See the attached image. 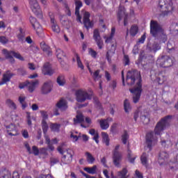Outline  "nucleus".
<instances>
[{"label":"nucleus","mask_w":178,"mask_h":178,"mask_svg":"<svg viewBox=\"0 0 178 178\" xmlns=\"http://www.w3.org/2000/svg\"><path fill=\"white\" fill-rule=\"evenodd\" d=\"M123 60L125 66L130 64V58H129V56L124 55Z\"/></svg>","instance_id":"55"},{"label":"nucleus","mask_w":178,"mask_h":178,"mask_svg":"<svg viewBox=\"0 0 178 178\" xmlns=\"http://www.w3.org/2000/svg\"><path fill=\"white\" fill-rule=\"evenodd\" d=\"M76 62L78 65V67L81 69L83 70L84 69V65H83V63H81V60L80 59V56H79V54H75Z\"/></svg>","instance_id":"46"},{"label":"nucleus","mask_w":178,"mask_h":178,"mask_svg":"<svg viewBox=\"0 0 178 178\" xmlns=\"http://www.w3.org/2000/svg\"><path fill=\"white\" fill-rule=\"evenodd\" d=\"M118 17L119 20L124 19V26H127V13H126L124 7L120 6L118 13Z\"/></svg>","instance_id":"13"},{"label":"nucleus","mask_w":178,"mask_h":178,"mask_svg":"<svg viewBox=\"0 0 178 178\" xmlns=\"http://www.w3.org/2000/svg\"><path fill=\"white\" fill-rule=\"evenodd\" d=\"M156 65L160 67H170L173 65V60L169 56H161L157 59Z\"/></svg>","instance_id":"4"},{"label":"nucleus","mask_w":178,"mask_h":178,"mask_svg":"<svg viewBox=\"0 0 178 178\" xmlns=\"http://www.w3.org/2000/svg\"><path fill=\"white\" fill-rule=\"evenodd\" d=\"M28 126H31V117L30 113H26Z\"/></svg>","instance_id":"58"},{"label":"nucleus","mask_w":178,"mask_h":178,"mask_svg":"<svg viewBox=\"0 0 178 178\" xmlns=\"http://www.w3.org/2000/svg\"><path fill=\"white\" fill-rule=\"evenodd\" d=\"M57 83L58 86H63L64 84H66V80L65 79V76L63 75H60L57 78Z\"/></svg>","instance_id":"43"},{"label":"nucleus","mask_w":178,"mask_h":178,"mask_svg":"<svg viewBox=\"0 0 178 178\" xmlns=\"http://www.w3.org/2000/svg\"><path fill=\"white\" fill-rule=\"evenodd\" d=\"M3 54H6V58L7 59H9L11 63H13V62H15V59L13 58V56L17 59H19V60H24V58H23V56H22V55L19 53H16L15 51L8 52V50L6 49H3Z\"/></svg>","instance_id":"9"},{"label":"nucleus","mask_w":178,"mask_h":178,"mask_svg":"<svg viewBox=\"0 0 178 178\" xmlns=\"http://www.w3.org/2000/svg\"><path fill=\"white\" fill-rule=\"evenodd\" d=\"M161 145L164 148H169L173 145V142L172 141V139H161Z\"/></svg>","instance_id":"30"},{"label":"nucleus","mask_w":178,"mask_h":178,"mask_svg":"<svg viewBox=\"0 0 178 178\" xmlns=\"http://www.w3.org/2000/svg\"><path fill=\"white\" fill-rule=\"evenodd\" d=\"M56 55L58 59H59L60 60H62V59H63V58H65V56H66V54H65V52H63L62 51V49H56Z\"/></svg>","instance_id":"35"},{"label":"nucleus","mask_w":178,"mask_h":178,"mask_svg":"<svg viewBox=\"0 0 178 178\" xmlns=\"http://www.w3.org/2000/svg\"><path fill=\"white\" fill-rule=\"evenodd\" d=\"M120 145H118L113 151V162L117 168H120V161H122V153L119 152Z\"/></svg>","instance_id":"8"},{"label":"nucleus","mask_w":178,"mask_h":178,"mask_svg":"<svg viewBox=\"0 0 178 178\" xmlns=\"http://www.w3.org/2000/svg\"><path fill=\"white\" fill-rule=\"evenodd\" d=\"M92 77L95 81H97V80H99V79L102 77V76L99 75V70H96L95 73H93Z\"/></svg>","instance_id":"47"},{"label":"nucleus","mask_w":178,"mask_h":178,"mask_svg":"<svg viewBox=\"0 0 178 178\" xmlns=\"http://www.w3.org/2000/svg\"><path fill=\"white\" fill-rule=\"evenodd\" d=\"M89 133L91 134V136H93V140L95 141L97 144L99 143V140H98L99 138V135H98V133L95 132V129H92L89 131Z\"/></svg>","instance_id":"34"},{"label":"nucleus","mask_w":178,"mask_h":178,"mask_svg":"<svg viewBox=\"0 0 178 178\" xmlns=\"http://www.w3.org/2000/svg\"><path fill=\"white\" fill-rule=\"evenodd\" d=\"M40 113L42 117V128L44 134H45L48 131V124L47 123V121H46V120L48 119V113H47V111H40Z\"/></svg>","instance_id":"16"},{"label":"nucleus","mask_w":178,"mask_h":178,"mask_svg":"<svg viewBox=\"0 0 178 178\" xmlns=\"http://www.w3.org/2000/svg\"><path fill=\"white\" fill-rule=\"evenodd\" d=\"M152 49L154 52H156V51H159V49H161V45L158 43H154L152 46Z\"/></svg>","instance_id":"54"},{"label":"nucleus","mask_w":178,"mask_h":178,"mask_svg":"<svg viewBox=\"0 0 178 178\" xmlns=\"http://www.w3.org/2000/svg\"><path fill=\"white\" fill-rule=\"evenodd\" d=\"M38 86H40V81L38 80L31 82L26 81V87H28L29 92H33Z\"/></svg>","instance_id":"23"},{"label":"nucleus","mask_w":178,"mask_h":178,"mask_svg":"<svg viewBox=\"0 0 178 178\" xmlns=\"http://www.w3.org/2000/svg\"><path fill=\"white\" fill-rule=\"evenodd\" d=\"M145 38H146V36H145V33H144L141 38L139 39V44H144L145 41Z\"/></svg>","instance_id":"60"},{"label":"nucleus","mask_w":178,"mask_h":178,"mask_svg":"<svg viewBox=\"0 0 178 178\" xmlns=\"http://www.w3.org/2000/svg\"><path fill=\"white\" fill-rule=\"evenodd\" d=\"M40 47L42 51L47 54V55L49 56L52 55V50H51V48L47 44L42 42L40 43Z\"/></svg>","instance_id":"29"},{"label":"nucleus","mask_w":178,"mask_h":178,"mask_svg":"<svg viewBox=\"0 0 178 178\" xmlns=\"http://www.w3.org/2000/svg\"><path fill=\"white\" fill-rule=\"evenodd\" d=\"M140 161L142 165L145 166V168H148V154L147 153H143L140 157Z\"/></svg>","instance_id":"31"},{"label":"nucleus","mask_w":178,"mask_h":178,"mask_svg":"<svg viewBox=\"0 0 178 178\" xmlns=\"http://www.w3.org/2000/svg\"><path fill=\"white\" fill-rule=\"evenodd\" d=\"M49 16L50 17V22L51 24V30L54 33H60V29L59 28V26L56 23V20H55V16L54 15V13H49Z\"/></svg>","instance_id":"11"},{"label":"nucleus","mask_w":178,"mask_h":178,"mask_svg":"<svg viewBox=\"0 0 178 178\" xmlns=\"http://www.w3.org/2000/svg\"><path fill=\"white\" fill-rule=\"evenodd\" d=\"M169 158V154L166 152H161L159 156V165H165L168 162Z\"/></svg>","instance_id":"21"},{"label":"nucleus","mask_w":178,"mask_h":178,"mask_svg":"<svg viewBox=\"0 0 178 178\" xmlns=\"http://www.w3.org/2000/svg\"><path fill=\"white\" fill-rule=\"evenodd\" d=\"M29 21L34 30L36 31L37 34H41V33H42V26L40 25L37 19L34 17H30Z\"/></svg>","instance_id":"15"},{"label":"nucleus","mask_w":178,"mask_h":178,"mask_svg":"<svg viewBox=\"0 0 178 178\" xmlns=\"http://www.w3.org/2000/svg\"><path fill=\"white\" fill-rule=\"evenodd\" d=\"M115 33H116V29H115V27H113L111 29V33L110 36H104L106 44H109V42H111V41L113 40V37L115 36Z\"/></svg>","instance_id":"27"},{"label":"nucleus","mask_w":178,"mask_h":178,"mask_svg":"<svg viewBox=\"0 0 178 178\" xmlns=\"http://www.w3.org/2000/svg\"><path fill=\"white\" fill-rule=\"evenodd\" d=\"M83 170L87 173H90V175H95L97 173V165H94L92 168H85Z\"/></svg>","instance_id":"37"},{"label":"nucleus","mask_w":178,"mask_h":178,"mask_svg":"<svg viewBox=\"0 0 178 178\" xmlns=\"http://www.w3.org/2000/svg\"><path fill=\"white\" fill-rule=\"evenodd\" d=\"M73 160V154H72V150H67L65 154H64L61 159V162L64 165H69Z\"/></svg>","instance_id":"17"},{"label":"nucleus","mask_w":178,"mask_h":178,"mask_svg":"<svg viewBox=\"0 0 178 178\" xmlns=\"http://www.w3.org/2000/svg\"><path fill=\"white\" fill-rule=\"evenodd\" d=\"M29 5L31 6L32 12H33L37 16L41 13V7L37 0H29Z\"/></svg>","instance_id":"10"},{"label":"nucleus","mask_w":178,"mask_h":178,"mask_svg":"<svg viewBox=\"0 0 178 178\" xmlns=\"http://www.w3.org/2000/svg\"><path fill=\"white\" fill-rule=\"evenodd\" d=\"M85 155L86 156V160L88 163L92 164L94 162H95V158H94L92 154H91L90 152H86Z\"/></svg>","instance_id":"36"},{"label":"nucleus","mask_w":178,"mask_h":178,"mask_svg":"<svg viewBox=\"0 0 178 178\" xmlns=\"http://www.w3.org/2000/svg\"><path fill=\"white\" fill-rule=\"evenodd\" d=\"M25 147L26 148L29 154H33V152L31 151V147H30V145L29 143H24Z\"/></svg>","instance_id":"61"},{"label":"nucleus","mask_w":178,"mask_h":178,"mask_svg":"<svg viewBox=\"0 0 178 178\" xmlns=\"http://www.w3.org/2000/svg\"><path fill=\"white\" fill-rule=\"evenodd\" d=\"M122 140L123 144H127V140H129V134H127V131H124L122 136Z\"/></svg>","instance_id":"48"},{"label":"nucleus","mask_w":178,"mask_h":178,"mask_svg":"<svg viewBox=\"0 0 178 178\" xmlns=\"http://www.w3.org/2000/svg\"><path fill=\"white\" fill-rule=\"evenodd\" d=\"M40 154H42L43 155H47V148L42 147L39 149Z\"/></svg>","instance_id":"63"},{"label":"nucleus","mask_w":178,"mask_h":178,"mask_svg":"<svg viewBox=\"0 0 178 178\" xmlns=\"http://www.w3.org/2000/svg\"><path fill=\"white\" fill-rule=\"evenodd\" d=\"M50 129L51 131H55L56 133H58L60 129V124H51Z\"/></svg>","instance_id":"42"},{"label":"nucleus","mask_w":178,"mask_h":178,"mask_svg":"<svg viewBox=\"0 0 178 178\" xmlns=\"http://www.w3.org/2000/svg\"><path fill=\"white\" fill-rule=\"evenodd\" d=\"M15 74L10 71H7L3 74L2 81L0 82V86H3V84H6V83L10 81V79L13 77Z\"/></svg>","instance_id":"20"},{"label":"nucleus","mask_w":178,"mask_h":178,"mask_svg":"<svg viewBox=\"0 0 178 178\" xmlns=\"http://www.w3.org/2000/svg\"><path fill=\"white\" fill-rule=\"evenodd\" d=\"M140 120L144 124H148V123H149V117H148V114H141Z\"/></svg>","instance_id":"40"},{"label":"nucleus","mask_w":178,"mask_h":178,"mask_svg":"<svg viewBox=\"0 0 178 178\" xmlns=\"http://www.w3.org/2000/svg\"><path fill=\"white\" fill-rule=\"evenodd\" d=\"M8 136H17V131H16V127L15 124H11L7 127Z\"/></svg>","instance_id":"26"},{"label":"nucleus","mask_w":178,"mask_h":178,"mask_svg":"<svg viewBox=\"0 0 178 178\" xmlns=\"http://www.w3.org/2000/svg\"><path fill=\"white\" fill-rule=\"evenodd\" d=\"M150 33L153 37H159V35H163V42L166 41V35L163 33V29H162V26L158 23V22L152 20L150 22Z\"/></svg>","instance_id":"3"},{"label":"nucleus","mask_w":178,"mask_h":178,"mask_svg":"<svg viewBox=\"0 0 178 178\" xmlns=\"http://www.w3.org/2000/svg\"><path fill=\"white\" fill-rule=\"evenodd\" d=\"M50 162H51V165H56V163H58V162H59V159H55V158L51 159Z\"/></svg>","instance_id":"62"},{"label":"nucleus","mask_w":178,"mask_h":178,"mask_svg":"<svg viewBox=\"0 0 178 178\" xmlns=\"http://www.w3.org/2000/svg\"><path fill=\"white\" fill-rule=\"evenodd\" d=\"M64 8L65 9V13H67V16H72V13L70 12V8L67 3H64Z\"/></svg>","instance_id":"51"},{"label":"nucleus","mask_w":178,"mask_h":178,"mask_svg":"<svg viewBox=\"0 0 178 178\" xmlns=\"http://www.w3.org/2000/svg\"><path fill=\"white\" fill-rule=\"evenodd\" d=\"M28 67L30 70H35V69H37V67L33 63H29L28 64Z\"/></svg>","instance_id":"59"},{"label":"nucleus","mask_w":178,"mask_h":178,"mask_svg":"<svg viewBox=\"0 0 178 178\" xmlns=\"http://www.w3.org/2000/svg\"><path fill=\"white\" fill-rule=\"evenodd\" d=\"M6 104L7 105V106H9V108H10V109H13V111H15L17 108L15 102H13V101H12V99H8L6 101Z\"/></svg>","instance_id":"38"},{"label":"nucleus","mask_w":178,"mask_h":178,"mask_svg":"<svg viewBox=\"0 0 178 178\" xmlns=\"http://www.w3.org/2000/svg\"><path fill=\"white\" fill-rule=\"evenodd\" d=\"M42 73L44 76H52L54 74V70H52L51 64L49 63H44L42 68Z\"/></svg>","instance_id":"19"},{"label":"nucleus","mask_w":178,"mask_h":178,"mask_svg":"<svg viewBox=\"0 0 178 178\" xmlns=\"http://www.w3.org/2000/svg\"><path fill=\"white\" fill-rule=\"evenodd\" d=\"M56 106L58 108V109H60V111H66V109H67V102L65 99H61L56 104Z\"/></svg>","instance_id":"24"},{"label":"nucleus","mask_w":178,"mask_h":178,"mask_svg":"<svg viewBox=\"0 0 178 178\" xmlns=\"http://www.w3.org/2000/svg\"><path fill=\"white\" fill-rule=\"evenodd\" d=\"M89 55L92 56V58H97V51H94L92 49H89Z\"/></svg>","instance_id":"56"},{"label":"nucleus","mask_w":178,"mask_h":178,"mask_svg":"<svg viewBox=\"0 0 178 178\" xmlns=\"http://www.w3.org/2000/svg\"><path fill=\"white\" fill-rule=\"evenodd\" d=\"M124 109L126 113H129V112H130V110L131 109L130 102H129L128 99H125L124 102Z\"/></svg>","instance_id":"41"},{"label":"nucleus","mask_w":178,"mask_h":178,"mask_svg":"<svg viewBox=\"0 0 178 178\" xmlns=\"http://www.w3.org/2000/svg\"><path fill=\"white\" fill-rule=\"evenodd\" d=\"M24 33L22 30V29H19V34L17 35V38L19 40V41H23L24 40Z\"/></svg>","instance_id":"50"},{"label":"nucleus","mask_w":178,"mask_h":178,"mask_svg":"<svg viewBox=\"0 0 178 178\" xmlns=\"http://www.w3.org/2000/svg\"><path fill=\"white\" fill-rule=\"evenodd\" d=\"M75 6V15L77 17V20L81 22V17L80 16V8L83 6V3L80 0H76Z\"/></svg>","instance_id":"22"},{"label":"nucleus","mask_w":178,"mask_h":178,"mask_svg":"<svg viewBox=\"0 0 178 178\" xmlns=\"http://www.w3.org/2000/svg\"><path fill=\"white\" fill-rule=\"evenodd\" d=\"M98 122L102 130H107V129H109V123H108V120H99Z\"/></svg>","instance_id":"32"},{"label":"nucleus","mask_w":178,"mask_h":178,"mask_svg":"<svg viewBox=\"0 0 178 178\" xmlns=\"http://www.w3.org/2000/svg\"><path fill=\"white\" fill-rule=\"evenodd\" d=\"M71 138H72L73 143H76L79 138H81V134H79V135H74V134H71L70 136Z\"/></svg>","instance_id":"49"},{"label":"nucleus","mask_w":178,"mask_h":178,"mask_svg":"<svg viewBox=\"0 0 178 178\" xmlns=\"http://www.w3.org/2000/svg\"><path fill=\"white\" fill-rule=\"evenodd\" d=\"M52 91V81H47L44 82L41 88V93L47 95V94H49Z\"/></svg>","instance_id":"14"},{"label":"nucleus","mask_w":178,"mask_h":178,"mask_svg":"<svg viewBox=\"0 0 178 178\" xmlns=\"http://www.w3.org/2000/svg\"><path fill=\"white\" fill-rule=\"evenodd\" d=\"M155 81L159 84H163L166 81V76L162 74H159L156 77Z\"/></svg>","instance_id":"33"},{"label":"nucleus","mask_w":178,"mask_h":178,"mask_svg":"<svg viewBox=\"0 0 178 178\" xmlns=\"http://www.w3.org/2000/svg\"><path fill=\"white\" fill-rule=\"evenodd\" d=\"M128 159H129V161L131 163H134V161L136 159V157H132L131 158V151H130V150H128Z\"/></svg>","instance_id":"52"},{"label":"nucleus","mask_w":178,"mask_h":178,"mask_svg":"<svg viewBox=\"0 0 178 178\" xmlns=\"http://www.w3.org/2000/svg\"><path fill=\"white\" fill-rule=\"evenodd\" d=\"M136 79H138V81L136 84V87L132 89H129V91L134 94L133 101L134 104H137L140 101L141 97V76L140 73L136 70L129 71L127 74V83L129 86H133L136 83Z\"/></svg>","instance_id":"1"},{"label":"nucleus","mask_w":178,"mask_h":178,"mask_svg":"<svg viewBox=\"0 0 178 178\" xmlns=\"http://www.w3.org/2000/svg\"><path fill=\"white\" fill-rule=\"evenodd\" d=\"M156 143H158V138H156L154 132H148L146 135V145L147 148L149 149V151H151V149H152V147H154V145H155Z\"/></svg>","instance_id":"5"},{"label":"nucleus","mask_w":178,"mask_h":178,"mask_svg":"<svg viewBox=\"0 0 178 178\" xmlns=\"http://www.w3.org/2000/svg\"><path fill=\"white\" fill-rule=\"evenodd\" d=\"M83 24L88 30L94 26V23L90 20V13L87 11L83 13Z\"/></svg>","instance_id":"18"},{"label":"nucleus","mask_w":178,"mask_h":178,"mask_svg":"<svg viewBox=\"0 0 178 178\" xmlns=\"http://www.w3.org/2000/svg\"><path fill=\"white\" fill-rule=\"evenodd\" d=\"M8 41H9V40H8V38H6V37L0 36V42L1 44H6Z\"/></svg>","instance_id":"57"},{"label":"nucleus","mask_w":178,"mask_h":178,"mask_svg":"<svg viewBox=\"0 0 178 178\" xmlns=\"http://www.w3.org/2000/svg\"><path fill=\"white\" fill-rule=\"evenodd\" d=\"M115 51H116V42L111 44V49H108L106 54V58L108 62H111V58L115 54Z\"/></svg>","instance_id":"25"},{"label":"nucleus","mask_w":178,"mask_h":178,"mask_svg":"<svg viewBox=\"0 0 178 178\" xmlns=\"http://www.w3.org/2000/svg\"><path fill=\"white\" fill-rule=\"evenodd\" d=\"M77 102H84L87 99H91V95L88 94L85 90L79 89L75 93Z\"/></svg>","instance_id":"6"},{"label":"nucleus","mask_w":178,"mask_h":178,"mask_svg":"<svg viewBox=\"0 0 178 178\" xmlns=\"http://www.w3.org/2000/svg\"><path fill=\"white\" fill-rule=\"evenodd\" d=\"M170 31L172 33V34H177L178 33V24L176 23L172 24L170 26Z\"/></svg>","instance_id":"44"},{"label":"nucleus","mask_w":178,"mask_h":178,"mask_svg":"<svg viewBox=\"0 0 178 178\" xmlns=\"http://www.w3.org/2000/svg\"><path fill=\"white\" fill-rule=\"evenodd\" d=\"M93 39L95 40L99 49H102L104 46V41L101 38V35H99V31L98 29H95L93 32Z\"/></svg>","instance_id":"12"},{"label":"nucleus","mask_w":178,"mask_h":178,"mask_svg":"<svg viewBox=\"0 0 178 178\" xmlns=\"http://www.w3.org/2000/svg\"><path fill=\"white\" fill-rule=\"evenodd\" d=\"M159 8L161 9L163 8H165L163 10V16H168L172 14V11L173 10V3H170L169 4H166V0H160L159 3Z\"/></svg>","instance_id":"7"},{"label":"nucleus","mask_w":178,"mask_h":178,"mask_svg":"<svg viewBox=\"0 0 178 178\" xmlns=\"http://www.w3.org/2000/svg\"><path fill=\"white\" fill-rule=\"evenodd\" d=\"M84 122V115L81 113H78L76 118H74V124H79Z\"/></svg>","instance_id":"28"},{"label":"nucleus","mask_w":178,"mask_h":178,"mask_svg":"<svg viewBox=\"0 0 178 178\" xmlns=\"http://www.w3.org/2000/svg\"><path fill=\"white\" fill-rule=\"evenodd\" d=\"M172 118L173 116L172 115H167L161 118V120L157 122L154 128L155 134L161 136V134L163 133V131L166 130V129L170 126V122H172Z\"/></svg>","instance_id":"2"},{"label":"nucleus","mask_w":178,"mask_h":178,"mask_svg":"<svg viewBox=\"0 0 178 178\" xmlns=\"http://www.w3.org/2000/svg\"><path fill=\"white\" fill-rule=\"evenodd\" d=\"M103 143L108 147L109 145V136L105 132L102 133Z\"/></svg>","instance_id":"39"},{"label":"nucleus","mask_w":178,"mask_h":178,"mask_svg":"<svg viewBox=\"0 0 178 178\" xmlns=\"http://www.w3.org/2000/svg\"><path fill=\"white\" fill-rule=\"evenodd\" d=\"M32 154H35V156L38 155L40 154V149H38V147L36 146L32 147Z\"/></svg>","instance_id":"53"},{"label":"nucleus","mask_w":178,"mask_h":178,"mask_svg":"<svg viewBox=\"0 0 178 178\" xmlns=\"http://www.w3.org/2000/svg\"><path fill=\"white\" fill-rule=\"evenodd\" d=\"M138 33V27L137 26H132L130 29V34L133 37Z\"/></svg>","instance_id":"45"},{"label":"nucleus","mask_w":178,"mask_h":178,"mask_svg":"<svg viewBox=\"0 0 178 178\" xmlns=\"http://www.w3.org/2000/svg\"><path fill=\"white\" fill-rule=\"evenodd\" d=\"M135 173H136V176L138 178H144V177L143 176V174L141 172H140V171L136 170Z\"/></svg>","instance_id":"64"}]
</instances>
